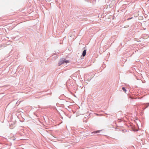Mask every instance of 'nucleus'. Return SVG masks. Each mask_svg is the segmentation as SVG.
Here are the masks:
<instances>
[{
  "mask_svg": "<svg viewBox=\"0 0 149 149\" xmlns=\"http://www.w3.org/2000/svg\"><path fill=\"white\" fill-rule=\"evenodd\" d=\"M100 131H101V130L96 131L94 132H92V134H93V133L94 134H96V133H100Z\"/></svg>",
  "mask_w": 149,
  "mask_h": 149,
  "instance_id": "7ed1b4c3",
  "label": "nucleus"
},
{
  "mask_svg": "<svg viewBox=\"0 0 149 149\" xmlns=\"http://www.w3.org/2000/svg\"><path fill=\"white\" fill-rule=\"evenodd\" d=\"M69 63V61L66 60L65 59V60H64V61H62V63Z\"/></svg>",
  "mask_w": 149,
  "mask_h": 149,
  "instance_id": "f257e3e1",
  "label": "nucleus"
},
{
  "mask_svg": "<svg viewBox=\"0 0 149 149\" xmlns=\"http://www.w3.org/2000/svg\"><path fill=\"white\" fill-rule=\"evenodd\" d=\"M122 89L125 92H126V90L124 87H123Z\"/></svg>",
  "mask_w": 149,
  "mask_h": 149,
  "instance_id": "20e7f679",
  "label": "nucleus"
},
{
  "mask_svg": "<svg viewBox=\"0 0 149 149\" xmlns=\"http://www.w3.org/2000/svg\"><path fill=\"white\" fill-rule=\"evenodd\" d=\"M63 63L62 61H61L58 63V65H60Z\"/></svg>",
  "mask_w": 149,
  "mask_h": 149,
  "instance_id": "39448f33",
  "label": "nucleus"
},
{
  "mask_svg": "<svg viewBox=\"0 0 149 149\" xmlns=\"http://www.w3.org/2000/svg\"><path fill=\"white\" fill-rule=\"evenodd\" d=\"M86 50H84L83 51V53H82V55L84 56L86 55Z\"/></svg>",
  "mask_w": 149,
  "mask_h": 149,
  "instance_id": "f03ea898",
  "label": "nucleus"
}]
</instances>
